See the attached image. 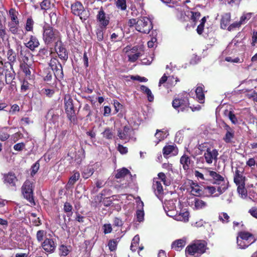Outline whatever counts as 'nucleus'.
Masks as SVG:
<instances>
[{
    "label": "nucleus",
    "instance_id": "052dcab7",
    "mask_svg": "<svg viewBox=\"0 0 257 257\" xmlns=\"http://www.w3.org/2000/svg\"><path fill=\"white\" fill-rule=\"evenodd\" d=\"M136 216L137 220L139 222H141L144 220V211L143 209H138L136 211Z\"/></svg>",
    "mask_w": 257,
    "mask_h": 257
},
{
    "label": "nucleus",
    "instance_id": "e2e57ef3",
    "mask_svg": "<svg viewBox=\"0 0 257 257\" xmlns=\"http://www.w3.org/2000/svg\"><path fill=\"white\" fill-rule=\"evenodd\" d=\"M73 207L70 203L66 202L64 204L63 211L65 213L70 212L72 211Z\"/></svg>",
    "mask_w": 257,
    "mask_h": 257
},
{
    "label": "nucleus",
    "instance_id": "0eeeda50",
    "mask_svg": "<svg viewBox=\"0 0 257 257\" xmlns=\"http://www.w3.org/2000/svg\"><path fill=\"white\" fill-rule=\"evenodd\" d=\"M22 192L24 198L26 199L31 205H36L33 195V183L31 181L27 180L24 182L22 187Z\"/></svg>",
    "mask_w": 257,
    "mask_h": 257
},
{
    "label": "nucleus",
    "instance_id": "412c9836",
    "mask_svg": "<svg viewBox=\"0 0 257 257\" xmlns=\"http://www.w3.org/2000/svg\"><path fill=\"white\" fill-rule=\"evenodd\" d=\"M186 244V239L185 238L176 239L172 243L171 248L176 251H179L184 247Z\"/></svg>",
    "mask_w": 257,
    "mask_h": 257
},
{
    "label": "nucleus",
    "instance_id": "f704fd0d",
    "mask_svg": "<svg viewBox=\"0 0 257 257\" xmlns=\"http://www.w3.org/2000/svg\"><path fill=\"white\" fill-rule=\"evenodd\" d=\"M194 202L195 208L197 210L204 209L207 205L206 202L198 198H195Z\"/></svg>",
    "mask_w": 257,
    "mask_h": 257
},
{
    "label": "nucleus",
    "instance_id": "f8f14e48",
    "mask_svg": "<svg viewBox=\"0 0 257 257\" xmlns=\"http://www.w3.org/2000/svg\"><path fill=\"white\" fill-rule=\"evenodd\" d=\"M96 21L99 23V26L107 27L110 22V18L109 15H107L103 8L101 7L96 16Z\"/></svg>",
    "mask_w": 257,
    "mask_h": 257
},
{
    "label": "nucleus",
    "instance_id": "c756f323",
    "mask_svg": "<svg viewBox=\"0 0 257 257\" xmlns=\"http://www.w3.org/2000/svg\"><path fill=\"white\" fill-rule=\"evenodd\" d=\"M94 172V169L92 166H87L83 168V171L81 173L82 177L85 179H88Z\"/></svg>",
    "mask_w": 257,
    "mask_h": 257
},
{
    "label": "nucleus",
    "instance_id": "423d86ee",
    "mask_svg": "<svg viewBox=\"0 0 257 257\" xmlns=\"http://www.w3.org/2000/svg\"><path fill=\"white\" fill-rule=\"evenodd\" d=\"M49 66L54 72L55 78L59 81L64 78V73L61 64L57 57L52 58L49 63Z\"/></svg>",
    "mask_w": 257,
    "mask_h": 257
},
{
    "label": "nucleus",
    "instance_id": "a878e982",
    "mask_svg": "<svg viewBox=\"0 0 257 257\" xmlns=\"http://www.w3.org/2000/svg\"><path fill=\"white\" fill-rule=\"evenodd\" d=\"M31 55V54L29 50H21L20 52V56L22 58V61L20 64H32L29 59Z\"/></svg>",
    "mask_w": 257,
    "mask_h": 257
},
{
    "label": "nucleus",
    "instance_id": "0e129e2a",
    "mask_svg": "<svg viewBox=\"0 0 257 257\" xmlns=\"http://www.w3.org/2000/svg\"><path fill=\"white\" fill-rule=\"evenodd\" d=\"M228 117L230 121L233 124H236L237 122V119L235 115L234 114L233 112L232 111H229L228 114Z\"/></svg>",
    "mask_w": 257,
    "mask_h": 257
},
{
    "label": "nucleus",
    "instance_id": "603ef678",
    "mask_svg": "<svg viewBox=\"0 0 257 257\" xmlns=\"http://www.w3.org/2000/svg\"><path fill=\"white\" fill-rule=\"evenodd\" d=\"M80 177V174L77 172L70 178L68 184L70 185H73L79 179Z\"/></svg>",
    "mask_w": 257,
    "mask_h": 257
},
{
    "label": "nucleus",
    "instance_id": "2f4dec72",
    "mask_svg": "<svg viewBox=\"0 0 257 257\" xmlns=\"http://www.w3.org/2000/svg\"><path fill=\"white\" fill-rule=\"evenodd\" d=\"M82 113L84 116L86 117V120L91 121V116L92 115V111L91 107L88 104H85L82 109Z\"/></svg>",
    "mask_w": 257,
    "mask_h": 257
},
{
    "label": "nucleus",
    "instance_id": "72a5a7b5",
    "mask_svg": "<svg viewBox=\"0 0 257 257\" xmlns=\"http://www.w3.org/2000/svg\"><path fill=\"white\" fill-rule=\"evenodd\" d=\"M203 87V84H200L195 90L196 97L200 101H202L205 98Z\"/></svg>",
    "mask_w": 257,
    "mask_h": 257
},
{
    "label": "nucleus",
    "instance_id": "6e6d98bb",
    "mask_svg": "<svg viewBox=\"0 0 257 257\" xmlns=\"http://www.w3.org/2000/svg\"><path fill=\"white\" fill-rule=\"evenodd\" d=\"M158 178H157L158 180L159 179L161 180V181H162L163 182V183L165 185L168 186L170 185V182L167 181V180H166V176L164 173L160 172V173H158Z\"/></svg>",
    "mask_w": 257,
    "mask_h": 257
},
{
    "label": "nucleus",
    "instance_id": "6e6552de",
    "mask_svg": "<svg viewBox=\"0 0 257 257\" xmlns=\"http://www.w3.org/2000/svg\"><path fill=\"white\" fill-rule=\"evenodd\" d=\"M41 246L45 252L52 253L55 252L56 248V240L52 238H46L42 242Z\"/></svg>",
    "mask_w": 257,
    "mask_h": 257
},
{
    "label": "nucleus",
    "instance_id": "4c0bfd02",
    "mask_svg": "<svg viewBox=\"0 0 257 257\" xmlns=\"http://www.w3.org/2000/svg\"><path fill=\"white\" fill-rule=\"evenodd\" d=\"M140 241V237L139 235H136L133 238L130 249L133 252H135L137 250L138 248L139 244Z\"/></svg>",
    "mask_w": 257,
    "mask_h": 257
},
{
    "label": "nucleus",
    "instance_id": "bf43d9fd",
    "mask_svg": "<svg viewBox=\"0 0 257 257\" xmlns=\"http://www.w3.org/2000/svg\"><path fill=\"white\" fill-rule=\"evenodd\" d=\"M30 83L25 79L23 80L21 85V89L22 92H26L30 89Z\"/></svg>",
    "mask_w": 257,
    "mask_h": 257
},
{
    "label": "nucleus",
    "instance_id": "2eb2a0df",
    "mask_svg": "<svg viewBox=\"0 0 257 257\" xmlns=\"http://www.w3.org/2000/svg\"><path fill=\"white\" fill-rule=\"evenodd\" d=\"M133 131L134 130L131 127L125 125L122 130L119 129L118 130L117 136L120 140L128 142L131 138V134Z\"/></svg>",
    "mask_w": 257,
    "mask_h": 257
},
{
    "label": "nucleus",
    "instance_id": "de8ad7c7",
    "mask_svg": "<svg viewBox=\"0 0 257 257\" xmlns=\"http://www.w3.org/2000/svg\"><path fill=\"white\" fill-rule=\"evenodd\" d=\"M46 231L44 230H39L36 233V239L40 242H43L44 240V237L46 235Z\"/></svg>",
    "mask_w": 257,
    "mask_h": 257
},
{
    "label": "nucleus",
    "instance_id": "a18cd8bd",
    "mask_svg": "<svg viewBox=\"0 0 257 257\" xmlns=\"http://www.w3.org/2000/svg\"><path fill=\"white\" fill-rule=\"evenodd\" d=\"M175 149L174 145H167L165 146L163 149V154L164 156L165 157L166 156L170 155L172 153Z\"/></svg>",
    "mask_w": 257,
    "mask_h": 257
},
{
    "label": "nucleus",
    "instance_id": "864d4df0",
    "mask_svg": "<svg viewBox=\"0 0 257 257\" xmlns=\"http://www.w3.org/2000/svg\"><path fill=\"white\" fill-rule=\"evenodd\" d=\"M108 246L109 249L111 251H114L116 250L117 246V242L116 240L115 239L109 240L108 243Z\"/></svg>",
    "mask_w": 257,
    "mask_h": 257
},
{
    "label": "nucleus",
    "instance_id": "37998d69",
    "mask_svg": "<svg viewBox=\"0 0 257 257\" xmlns=\"http://www.w3.org/2000/svg\"><path fill=\"white\" fill-rule=\"evenodd\" d=\"M9 14L12 21L11 22H19L18 18V12L15 10V9H10Z\"/></svg>",
    "mask_w": 257,
    "mask_h": 257
},
{
    "label": "nucleus",
    "instance_id": "3c124183",
    "mask_svg": "<svg viewBox=\"0 0 257 257\" xmlns=\"http://www.w3.org/2000/svg\"><path fill=\"white\" fill-rule=\"evenodd\" d=\"M41 9L43 10H48L51 9V3L50 0H43L40 3Z\"/></svg>",
    "mask_w": 257,
    "mask_h": 257
},
{
    "label": "nucleus",
    "instance_id": "9b49d317",
    "mask_svg": "<svg viewBox=\"0 0 257 257\" xmlns=\"http://www.w3.org/2000/svg\"><path fill=\"white\" fill-rule=\"evenodd\" d=\"M55 50L59 58L65 62L68 59V52L61 40L55 44Z\"/></svg>",
    "mask_w": 257,
    "mask_h": 257
},
{
    "label": "nucleus",
    "instance_id": "f03ea898",
    "mask_svg": "<svg viewBox=\"0 0 257 257\" xmlns=\"http://www.w3.org/2000/svg\"><path fill=\"white\" fill-rule=\"evenodd\" d=\"M43 40L47 45L56 44L61 40L60 33L50 25H46L43 27Z\"/></svg>",
    "mask_w": 257,
    "mask_h": 257
},
{
    "label": "nucleus",
    "instance_id": "39448f33",
    "mask_svg": "<svg viewBox=\"0 0 257 257\" xmlns=\"http://www.w3.org/2000/svg\"><path fill=\"white\" fill-rule=\"evenodd\" d=\"M153 24L151 20L147 17H141L138 18V22L136 30L141 33L148 34L153 29Z\"/></svg>",
    "mask_w": 257,
    "mask_h": 257
},
{
    "label": "nucleus",
    "instance_id": "69168bd1",
    "mask_svg": "<svg viewBox=\"0 0 257 257\" xmlns=\"http://www.w3.org/2000/svg\"><path fill=\"white\" fill-rule=\"evenodd\" d=\"M241 25L242 24H241L240 21L235 22L233 23L232 24H231V25H230L228 26V27L227 28V30L229 31H230L233 30V29H235L236 28L240 27Z\"/></svg>",
    "mask_w": 257,
    "mask_h": 257
},
{
    "label": "nucleus",
    "instance_id": "a211bd4d",
    "mask_svg": "<svg viewBox=\"0 0 257 257\" xmlns=\"http://www.w3.org/2000/svg\"><path fill=\"white\" fill-rule=\"evenodd\" d=\"M32 64H20V67L22 72L25 74V78L31 80L33 78L32 74L33 69Z\"/></svg>",
    "mask_w": 257,
    "mask_h": 257
},
{
    "label": "nucleus",
    "instance_id": "49530a36",
    "mask_svg": "<svg viewBox=\"0 0 257 257\" xmlns=\"http://www.w3.org/2000/svg\"><path fill=\"white\" fill-rule=\"evenodd\" d=\"M103 137L108 140H111L113 137L112 128L107 127L102 133Z\"/></svg>",
    "mask_w": 257,
    "mask_h": 257
},
{
    "label": "nucleus",
    "instance_id": "cd10ccee",
    "mask_svg": "<svg viewBox=\"0 0 257 257\" xmlns=\"http://www.w3.org/2000/svg\"><path fill=\"white\" fill-rule=\"evenodd\" d=\"M107 27H103L98 26L95 30L96 38L98 42H102L104 39V33L106 31Z\"/></svg>",
    "mask_w": 257,
    "mask_h": 257
},
{
    "label": "nucleus",
    "instance_id": "f3484780",
    "mask_svg": "<svg viewBox=\"0 0 257 257\" xmlns=\"http://www.w3.org/2000/svg\"><path fill=\"white\" fill-rule=\"evenodd\" d=\"M208 177L210 176L212 178L211 183L213 184L221 185V183H224L225 180L223 177L217 172L207 169Z\"/></svg>",
    "mask_w": 257,
    "mask_h": 257
},
{
    "label": "nucleus",
    "instance_id": "a19ab883",
    "mask_svg": "<svg viewBox=\"0 0 257 257\" xmlns=\"http://www.w3.org/2000/svg\"><path fill=\"white\" fill-rule=\"evenodd\" d=\"M30 216L31 218L30 219L31 220L33 225L35 226H39L42 224V222L39 217H37V215L35 213H31Z\"/></svg>",
    "mask_w": 257,
    "mask_h": 257
},
{
    "label": "nucleus",
    "instance_id": "7ed1b4c3",
    "mask_svg": "<svg viewBox=\"0 0 257 257\" xmlns=\"http://www.w3.org/2000/svg\"><path fill=\"white\" fill-rule=\"evenodd\" d=\"M63 99L64 109L67 117L71 122L74 123L76 121L77 118L74 109L73 100L71 95L69 93L64 95Z\"/></svg>",
    "mask_w": 257,
    "mask_h": 257
},
{
    "label": "nucleus",
    "instance_id": "c03bdc74",
    "mask_svg": "<svg viewBox=\"0 0 257 257\" xmlns=\"http://www.w3.org/2000/svg\"><path fill=\"white\" fill-rule=\"evenodd\" d=\"M115 4L116 8L122 11H124L127 9L126 0H116Z\"/></svg>",
    "mask_w": 257,
    "mask_h": 257
},
{
    "label": "nucleus",
    "instance_id": "13d9d810",
    "mask_svg": "<svg viewBox=\"0 0 257 257\" xmlns=\"http://www.w3.org/2000/svg\"><path fill=\"white\" fill-rule=\"evenodd\" d=\"M155 136L158 140L157 143H158L159 142L163 140L164 139L163 132L160 130H157Z\"/></svg>",
    "mask_w": 257,
    "mask_h": 257
},
{
    "label": "nucleus",
    "instance_id": "bb28decb",
    "mask_svg": "<svg viewBox=\"0 0 257 257\" xmlns=\"http://www.w3.org/2000/svg\"><path fill=\"white\" fill-rule=\"evenodd\" d=\"M231 21V15L230 13H225L222 16L220 20V25L222 29H226Z\"/></svg>",
    "mask_w": 257,
    "mask_h": 257
},
{
    "label": "nucleus",
    "instance_id": "c9c22d12",
    "mask_svg": "<svg viewBox=\"0 0 257 257\" xmlns=\"http://www.w3.org/2000/svg\"><path fill=\"white\" fill-rule=\"evenodd\" d=\"M130 173V171L127 169L125 168H122L121 169H118L117 170V172L115 175V178L116 179L122 178Z\"/></svg>",
    "mask_w": 257,
    "mask_h": 257
},
{
    "label": "nucleus",
    "instance_id": "b1692460",
    "mask_svg": "<svg viewBox=\"0 0 257 257\" xmlns=\"http://www.w3.org/2000/svg\"><path fill=\"white\" fill-rule=\"evenodd\" d=\"M242 171L236 169L234 177V182L236 185L245 184V178L242 175Z\"/></svg>",
    "mask_w": 257,
    "mask_h": 257
},
{
    "label": "nucleus",
    "instance_id": "4468645a",
    "mask_svg": "<svg viewBox=\"0 0 257 257\" xmlns=\"http://www.w3.org/2000/svg\"><path fill=\"white\" fill-rule=\"evenodd\" d=\"M27 42L25 43V46L32 51H34L40 46V42L37 37L31 35L27 38Z\"/></svg>",
    "mask_w": 257,
    "mask_h": 257
},
{
    "label": "nucleus",
    "instance_id": "8fccbe9b",
    "mask_svg": "<svg viewBox=\"0 0 257 257\" xmlns=\"http://www.w3.org/2000/svg\"><path fill=\"white\" fill-rule=\"evenodd\" d=\"M142 55V53L141 52H138L133 54H130L128 55V60L131 62H135Z\"/></svg>",
    "mask_w": 257,
    "mask_h": 257
},
{
    "label": "nucleus",
    "instance_id": "4be33fe9",
    "mask_svg": "<svg viewBox=\"0 0 257 257\" xmlns=\"http://www.w3.org/2000/svg\"><path fill=\"white\" fill-rule=\"evenodd\" d=\"M196 249L198 251L199 255L204 253L207 249V243L206 241L203 240H199L195 241L193 243Z\"/></svg>",
    "mask_w": 257,
    "mask_h": 257
},
{
    "label": "nucleus",
    "instance_id": "9d476101",
    "mask_svg": "<svg viewBox=\"0 0 257 257\" xmlns=\"http://www.w3.org/2000/svg\"><path fill=\"white\" fill-rule=\"evenodd\" d=\"M172 106L176 109L180 108L181 111H187L189 107L188 98L186 97L175 98L172 101Z\"/></svg>",
    "mask_w": 257,
    "mask_h": 257
},
{
    "label": "nucleus",
    "instance_id": "ddd939ff",
    "mask_svg": "<svg viewBox=\"0 0 257 257\" xmlns=\"http://www.w3.org/2000/svg\"><path fill=\"white\" fill-rule=\"evenodd\" d=\"M71 9L73 14L79 16L81 19H82L83 18L84 20H86L88 18V16L83 15L85 11L84 7L81 2H76L74 4H72Z\"/></svg>",
    "mask_w": 257,
    "mask_h": 257
},
{
    "label": "nucleus",
    "instance_id": "4d7b16f0",
    "mask_svg": "<svg viewBox=\"0 0 257 257\" xmlns=\"http://www.w3.org/2000/svg\"><path fill=\"white\" fill-rule=\"evenodd\" d=\"M49 17L51 25H54L56 24L57 21V16L56 11L51 12L49 14Z\"/></svg>",
    "mask_w": 257,
    "mask_h": 257
},
{
    "label": "nucleus",
    "instance_id": "e433bc0d",
    "mask_svg": "<svg viewBox=\"0 0 257 257\" xmlns=\"http://www.w3.org/2000/svg\"><path fill=\"white\" fill-rule=\"evenodd\" d=\"M189 212L187 211L181 212L175 216V219L178 221L187 222L189 220Z\"/></svg>",
    "mask_w": 257,
    "mask_h": 257
},
{
    "label": "nucleus",
    "instance_id": "09e8293b",
    "mask_svg": "<svg viewBox=\"0 0 257 257\" xmlns=\"http://www.w3.org/2000/svg\"><path fill=\"white\" fill-rule=\"evenodd\" d=\"M194 175L195 176L197 177L198 179H200L201 180L206 181H211V180H210L208 178L207 170H206V172L205 174V175L203 174L202 173L197 170L195 171Z\"/></svg>",
    "mask_w": 257,
    "mask_h": 257
},
{
    "label": "nucleus",
    "instance_id": "774afa93",
    "mask_svg": "<svg viewBox=\"0 0 257 257\" xmlns=\"http://www.w3.org/2000/svg\"><path fill=\"white\" fill-rule=\"evenodd\" d=\"M103 233L106 234L112 231V227L110 224H105L103 226Z\"/></svg>",
    "mask_w": 257,
    "mask_h": 257
},
{
    "label": "nucleus",
    "instance_id": "ea45409f",
    "mask_svg": "<svg viewBox=\"0 0 257 257\" xmlns=\"http://www.w3.org/2000/svg\"><path fill=\"white\" fill-rule=\"evenodd\" d=\"M34 21L33 19L30 17L28 18L26 21L25 26V29L26 32H33Z\"/></svg>",
    "mask_w": 257,
    "mask_h": 257
},
{
    "label": "nucleus",
    "instance_id": "dca6fc26",
    "mask_svg": "<svg viewBox=\"0 0 257 257\" xmlns=\"http://www.w3.org/2000/svg\"><path fill=\"white\" fill-rule=\"evenodd\" d=\"M218 155V152L215 149H207V150L204 154V157L205 162L208 164H212L213 160L215 161L217 160V156Z\"/></svg>",
    "mask_w": 257,
    "mask_h": 257
},
{
    "label": "nucleus",
    "instance_id": "c85d7f7f",
    "mask_svg": "<svg viewBox=\"0 0 257 257\" xmlns=\"http://www.w3.org/2000/svg\"><path fill=\"white\" fill-rule=\"evenodd\" d=\"M71 251V246L70 245H65L61 244L59 247V254L61 256H66Z\"/></svg>",
    "mask_w": 257,
    "mask_h": 257
},
{
    "label": "nucleus",
    "instance_id": "79ce46f5",
    "mask_svg": "<svg viewBox=\"0 0 257 257\" xmlns=\"http://www.w3.org/2000/svg\"><path fill=\"white\" fill-rule=\"evenodd\" d=\"M234 137V131L233 130L226 132L224 137L223 138V141L226 143H231L232 140Z\"/></svg>",
    "mask_w": 257,
    "mask_h": 257
},
{
    "label": "nucleus",
    "instance_id": "5701e85b",
    "mask_svg": "<svg viewBox=\"0 0 257 257\" xmlns=\"http://www.w3.org/2000/svg\"><path fill=\"white\" fill-rule=\"evenodd\" d=\"M180 163L182 165L183 169L185 171H187L189 169L191 166V160L188 155L184 154L180 158Z\"/></svg>",
    "mask_w": 257,
    "mask_h": 257
},
{
    "label": "nucleus",
    "instance_id": "f257e3e1",
    "mask_svg": "<svg viewBox=\"0 0 257 257\" xmlns=\"http://www.w3.org/2000/svg\"><path fill=\"white\" fill-rule=\"evenodd\" d=\"M9 49L7 53V57L8 61H5L0 57V74L5 73V83L7 84H10L14 86L15 82L13 80L15 77V72L13 69V65L17 61V56L15 52L10 48L9 44L8 46Z\"/></svg>",
    "mask_w": 257,
    "mask_h": 257
},
{
    "label": "nucleus",
    "instance_id": "6ab92c4d",
    "mask_svg": "<svg viewBox=\"0 0 257 257\" xmlns=\"http://www.w3.org/2000/svg\"><path fill=\"white\" fill-rule=\"evenodd\" d=\"M4 179V183L9 184L11 187L16 186V183L18 181V179L13 172H9L5 174Z\"/></svg>",
    "mask_w": 257,
    "mask_h": 257
},
{
    "label": "nucleus",
    "instance_id": "aec40b11",
    "mask_svg": "<svg viewBox=\"0 0 257 257\" xmlns=\"http://www.w3.org/2000/svg\"><path fill=\"white\" fill-rule=\"evenodd\" d=\"M189 184L191 188V193L193 195L200 196L204 193L201 187L198 183L193 182L192 180H190Z\"/></svg>",
    "mask_w": 257,
    "mask_h": 257
},
{
    "label": "nucleus",
    "instance_id": "338daca9",
    "mask_svg": "<svg viewBox=\"0 0 257 257\" xmlns=\"http://www.w3.org/2000/svg\"><path fill=\"white\" fill-rule=\"evenodd\" d=\"M211 148L208 147V143L205 142L204 143H202L200 145H199L198 147V149L201 151V152H206V150H207V149H210Z\"/></svg>",
    "mask_w": 257,
    "mask_h": 257
},
{
    "label": "nucleus",
    "instance_id": "7c9ffc66",
    "mask_svg": "<svg viewBox=\"0 0 257 257\" xmlns=\"http://www.w3.org/2000/svg\"><path fill=\"white\" fill-rule=\"evenodd\" d=\"M19 26V22H9L8 27L10 32L14 35L19 34V32L20 31Z\"/></svg>",
    "mask_w": 257,
    "mask_h": 257
},
{
    "label": "nucleus",
    "instance_id": "1a4fd4ad",
    "mask_svg": "<svg viewBox=\"0 0 257 257\" xmlns=\"http://www.w3.org/2000/svg\"><path fill=\"white\" fill-rule=\"evenodd\" d=\"M227 185L221 184L218 186L217 189L215 187L213 186H204V190L205 191L206 193H208V194L206 195L207 197L211 196L217 190L218 193L215 194L214 196L218 197L220 195L222 194L227 189Z\"/></svg>",
    "mask_w": 257,
    "mask_h": 257
},
{
    "label": "nucleus",
    "instance_id": "20e7f679",
    "mask_svg": "<svg viewBox=\"0 0 257 257\" xmlns=\"http://www.w3.org/2000/svg\"><path fill=\"white\" fill-rule=\"evenodd\" d=\"M255 241L253 234L248 231H242L238 233L237 243L240 248H245Z\"/></svg>",
    "mask_w": 257,
    "mask_h": 257
},
{
    "label": "nucleus",
    "instance_id": "58836bf2",
    "mask_svg": "<svg viewBox=\"0 0 257 257\" xmlns=\"http://www.w3.org/2000/svg\"><path fill=\"white\" fill-rule=\"evenodd\" d=\"M0 39L3 42L8 41L9 39V36L6 31V28L1 23H0Z\"/></svg>",
    "mask_w": 257,
    "mask_h": 257
},
{
    "label": "nucleus",
    "instance_id": "473e14b6",
    "mask_svg": "<svg viewBox=\"0 0 257 257\" xmlns=\"http://www.w3.org/2000/svg\"><path fill=\"white\" fill-rule=\"evenodd\" d=\"M185 254L186 255L194 256L197 254L199 255L198 251L196 249L195 245L192 243L188 245L185 249Z\"/></svg>",
    "mask_w": 257,
    "mask_h": 257
},
{
    "label": "nucleus",
    "instance_id": "680f3d73",
    "mask_svg": "<svg viewBox=\"0 0 257 257\" xmlns=\"http://www.w3.org/2000/svg\"><path fill=\"white\" fill-rule=\"evenodd\" d=\"M39 167H40V164L38 163V162H36L32 165V166L31 167L32 171H31V174L32 176L35 175L36 174V173L38 172V171L39 169Z\"/></svg>",
    "mask_w": 257,
    "mask_h": 257
},
{
    "label": "nucleus",
    "instance_id": "5fc2aeb1",
    "mask_svg": "<svg viewBox=\"0 0 257 257\" xmlns=\"http://www.w3.org/2000/svg\"><path fill=\"white\" fill-rule=\"evenodd\" d=\"M229 216L225 212H222L219 216V219L223 223H227L229 221Z\"/></svg>",
    "mask_w": 257,
    "mask_h": 257
},
{
    "label": "nucleus",
    "instance_id": "393cba45",
    "mask_svg": "<svg viewBox=\"0 0 257 257\" xmlns=\"http://www.w3.org/2000/svg\"><path fill=\"white\" fill-rule=\"evenodd\" d=\"M153 188L154 190L155 194L158 196L163 193V188L161 182L158 179L154 178L153 180Z\"/></svg>",
    "mask_w": 257,
    "mask_h": 257
}]
</instances>
